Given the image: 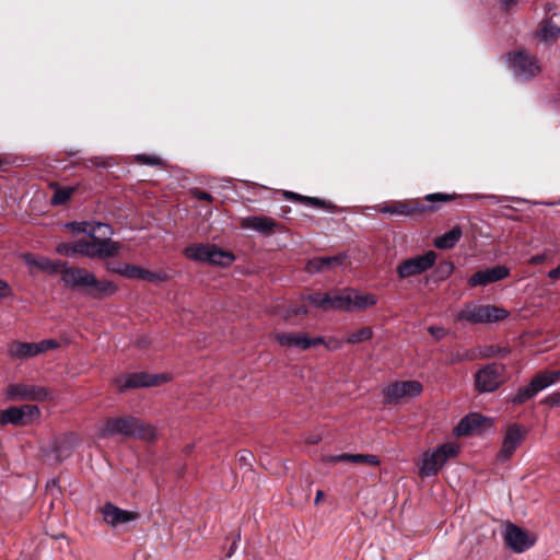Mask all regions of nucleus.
<instances>
[{
	"label": "nucleus",
	"instance_id": "1",
	"mask_svg": "<svg viewBox=\"0 0 560 560\" xmlns=\"http://www.w3.org/2000/svg\"><path fill=\"white\" fill-rule=\"evenodd\" d=\"M74 233H84L92 241H78L77 254L90 258L114 257L119 253L120 246L109 237L113 234L112 228L98 222H79L70 224Z\"/></svg>",
	"mask_w": 560,
	"mask_h": 560
},
{
	"label": "nucleus",
	"instance_id": "2",
	"mask_svg": "<svg viewBox=\"0 0 560 560\" xmlns=\"http://www.w3.org/2000/svg\"><path fill=\"white\" fill-rule=\"evenodd\" d=\"M116 434L151 440L155 436V429L133 417L109 418L97 427L95 436L105 439Z\"/></svg>",
	"mask_w": 560,
	"mask_h": 560
},
{
	"label": "nucleus",
	"instance_id": "3",
	"mask_svg": "<svg viewBox=\"0 0 560 560\" xmlns=\"http://www.w3.org/2000/svg\"><path fill=\"white\" fill-rule=\"evenodd\" d=\"M458 454V446L454 443H445L432 451L423 453L418 464L419 475L421 477L435 476L444 464Z\"/></svg>",
	"mask_w": 560,
	"mask_h": 560
},
{
	"label": "nucleus",
	"instance_id": "4",
	"mask_svg": "<svg viewBox=\"0 0 560 560\" xmlns=\"http://www.w3.org/2000/svg\"><path fill=\"white\" fill-rule=\"evenodd\" d=\"M509 312L494 305H465L457 315V319L472 324H491L505 319Z\"/></svg>",
	"mask_w": 560,
	"mask_h": 560
},
{
	"label": "nucleus",
	"instance_id": "5",
	"mask_svg": "<svg viewBox=\"0 0 560 560\" xmlns=\"http://www.w3.org/2000/svg\"><path fill=\"white\" fill-rule=\"evenodd\" d=\"M184 255L191 260L210 265L229 266L234 260V255L222 250L215 245L192 244L185 248Z\"/></svg>",
	"mask_w": 560,
	"mask_h": 560
},
{
	"label": "nucleus",
	"instance_id": "6",
	"mask_svg": "<svg viewBox=\"0 0 560 560\" xmlns=\"http://www.w3.org/2000/svg\"><path fill=\"white\" fill-rule=\"evenodd\" d=\"M505 58L513 73L522 80L535 78L541 71L539 60L526 50L509 52Z\"/></svg>",
	"mask_w": 560,
	"mask_h": 560
},
{
	"label": "nucleus",
	"instance_id": "7",
	"mask_svg": "<svg viewBox=\"0 0 560 560\" xmlns=\"http://www.w3.org/2000/svg\"><path fill=\"white\" fill-rule=\"evenodd\" d=\"M422 393V385L418 381L395 382L383 390L385 402L399 405L407 402Z\"/></svg>",
	"mask_w": 560,
	"mask_h": 560
},
{
	"label": "nucleus",
	"instance_id": "8",
	"mask_svg": "<svg viewBox=\"0 0 560 560\" xmlns=\"http://www.w3.org/2000/svg\"><path fill=\"white\" fill-rule=\"evenodd\" d=\"M57 347L58 342L54 339H46L39 342L12 341L8 345L7 353L12 360H26Z\"/></svg>",
	"mask_w": 560,
	"mask_h": 560
},
{
	"label": "nucleus",
	"instance_id": "9",
	"mask_svg": "<svg viewBox=\"0 0 560 560\" xmlns=\"http://www.w3.org/2000/svg\"><path fill=\"white\" fill-rule=\"evenodd\" d=\"M503 539L512 551L522 553L535 545L537 536L532 532L509 523L504 527Z\"/></svg>",
	"mask_w": 560,
	"mask_h": 560
},
{
	"label": "nucleus",
	"instance_id": "10",
	"mask_svg": "<svg viewBox=\"0 0 560 560\" xmlns=\"http://www.w3.org/2000/svg\"><path fill=\"white\" fill-rule=\"evenodd\" d=\"M40 410L35 405H23L21 407H10L0 412V424L7 425H28L38 420Z\"/></svg>",
	"mask_w": 560,
	"mask_h": 560
},
{
	"label": "nucleus",
	"instance_id": "11",
	"mask_svg": "<svg viewBox=\"0 0 560 560\" xmlns=\"http://www.w3.org/2000/svg\"><path fill=\"white\" fill-rule=\"evenodd\" d=\"M436 260V254L429 250L423 255L415 256L404 260L397 267V273L400 278H409L412 276L421 275L433 267Z\"/></svg>",
	"mask_w": 560,
	"mask_h": 560
},
{
	"label": "nucleus",
	"instance_id": "12",
	"mask_svg": "<svg viewBox=\"0 0 560 560\" xmlns=\"http://www.w3.org/2000/svg\"><path fill=\"white\" fill-rule=\"evenodd\" d=\"M377 210L385 214H396L401 217H412L428 211L436 210L434 206H425L417 199L394 201L392 205H381Z\"/></svg>",
	"mask_w": 560,
	"mask_h": 560
},
{
	"label": "nucleus",
	"instance_id": "13",
	"mask_svg": "<svg viewBox=\"0 0 560 560\" xmlns=\"http://www.w3.org/2000/svg\"><path fill=\"white\" fill-rule=\"evenodd\" d=\"M503 382V368L498 364H488L480 369L475 376L476 389L480 393L495 390Z\"/></svg>",
	"mask_w": 560,
	"mask_h": 560
},
{
	"label": "nucleus",
	"instance_id": "14",
	"mask_svg": "<svg viewBox=\"0 0 560 560\" xmlns=\"http://www.w3.org/2000/svg\"><path fill=\"white\" fill-rule=\"evenodd\" d=\"M526 434V428L518 423L508 425L502 441L501 450L498 454V459L505 462L511 458L516 448L524 441Z\"/></svg>",
	"mask_w": 560,
	"mask_h": 560
},
{
	"label": "nucleus",
	"instance_id": "15",
	"mask_svg": "<svg viewBox=\"0 0 560 560\" xmlns=\"http://www.w3.org/2000/svg\"><path fill=\"white\" fill-rule=\"evenodd\" d=\"M273 337L279 346L288 349L307 350L325 342L324 338H311L305 332H276Z\"/></svg>",
	"mask_w": 560,
	"mask_h": 560
},
{
	"label": "nucleus",
	"instance_id": "16",
	"mask_svg": "<svg viewBox=\"0 0 560 560\" xmlns=\"http://www.w3.org/2000/svg\"><path fill=\"white\" fill-rule=\"evenodd\" d=\"M5 397L10 400L44 401L48 398V392L45 387L27 384H11L5 388Z\"/></svg>",
	"mask_w": 560,
	"mask_h": 560
},
{
	"label": "nucleus",
	"instance_id": "17",
	"mask_svg": "<svg viewBox=\"0 0 560 560\" xmlns=\"http://www.w3.org/2000/svg\"><path fill=\"white\" fill-rule=\"evenodd\" d=\"M240 226L244 230H252L260 234L269 235L275 232H282L283 226L269 217L249 215L240 219Z\"/></svg>",
	"mask_w": 560,
	"mask_h": 560
},
{
	"label": "nucleus",
	"instance_id": "18",
	"mask_svg": "<svg viewBox=\"0 0 560 560\" xmlns=\"http://www.w3.org/2000/svg\"><path fill=\"white\" fill-rule=\"evenodd\" d=\"M114 271L129 279H141L151 283L165 282L170 279L166 272L150 271L133 265H124L114 269Z\"/></svg>",
	"mask_w": 560,
	"mask_h": 560
},
{
	"label": "nucleus",
	"instance_id": "19",
	"mask_svg": "<svg viewBox=\"0 0 560 560\" xmlns=\"http://www.w3.org/2000/svg\"><path fill=\"white\" fill-rule=\"evenodd\" d=\"M101 514L104 522L113 528L127 524L137 518L138 514L131 511L122 510L109 502L101 508Z\"/></svg>",
	"mask_w": 560,
	"mask_h": 560
},
{
	"label": "nucleus",
	"instance_id": "20",
	"mask_svg": "<svg viewBox=\"0 0 560 560\" xmlns=\"http://www.w3.org/2000/svg\"><path fill=\"white\" fill-rule=\"evenodd\" d=\"M171 380L170 375L166 373L160 374H149V373H133L127 375L124 378V384L121 388H132V387H149L164 384Z\"/></svg>",
	"mask_w": 560,
	"mask_h": 560
},
{
	"label": "nucleus",
	"instance_id": "21",
	"mask_svg": "<svg viewBox=\"0 0 560 560\" xmlns=\"http://www.w3.org/2000/svg\"><path fill=\"white\" fill-rule=\"evenodd\" d=\"M509 269L504 266H495L493 268L479 270L468 280L470 287L488 285L490 283L500 281L508 277Z\"/></svg>",
	"mask_w": 560,
	"mask_h": 560
},
{
	"label": "nucleus",
	"instance_id": "22",
	"mask_svg": "<svg viewBox=\"0 0 560 560\" xmlns=\"http://www.w3.org/2000/svg\"><path fill=\"white\" fill-rule=\"evenodd\" d=\"M490 425L491 422L486 417L479 413H470L459 421L455 432L457 435H469L481 432L485 428Z\"/></svg>",
	"mask_w": 560,
	"mask_h": 560
},
{
	"label": "nucleus",
	"instance_id": "23",
	"mask_svg": "<svg viewBox=\"0 0 560 560\" xmlns=\"http://www.w3.org/2000/svg\"><path fill=\"white\" fill-rule=\"evenodd\" d=\"M59 272L61 273V280L67 287L88 288L89 282L92 281V272H89L82 268H67L62 265Z\"/></svg>",
	"mask_w": 560,
	"mask_h": 560
},
{
	"label": "nucleus",
	"instance_id": "24",
	"mask_svg": "<svg viewBox=\"0 0 560 560\" xmlns=\"http://www.w3.org/2000/svg\"><path fill=\"white\" fill-rule=\"evenodd\" d=\"M378 298L369 292H362L349 288V311L348 312H362L369 310L377 304Z\"/></svg>",
	"mask_w": 560,
	"mask_h": 560
},
{
	"label": "nucleus",
	"instance_id": "25",
	"mask_svg": "<svg viewBox=\"0 0 560 560\" xmlns=\"http://www.w3.org/2000/svg\"><path fill=\"white\" fill-rule=\"evenodd\" d=\"M23 259L32 272L35 270H40L52 275L58 273L62 267L61 261H54L46 257L35 256L33 254H24Z\"/></svg>",
	"mask_w": 560,
	"mask_h": 560
},
{
	"label": "nucleus",
	"instance_id": "26",
	"mask_svg": "<svg viewBox=\"0 0 560 560\" xmlns=\"http://www.w3.org/2000/svg\"><path fill=\"white\" fill-rule=\"evenodd\" d=\"M536 37L546 45H551L560 37V26L551 20H544L540 22Z\"/></svg>",
	"mask_w": 560,
	"mask_h": 560
},
{
	"label": "nucleus",
	"instance_id": "27",
	"mask_svg": "<svg viewBox=\"0 0 560 560\" xmlns=\"http://www.w3.org/2000/svg\"><path fill=\"white\" fill-rule=\"evenodd\" d=\"M88 288L92 290V293L97 296H109L117 292L118 287L110 280H97L92 273V281L89 282Z\"/></svg>",
	"mask_w": 560,
	"mask_h": 560
},
{
	"label": "nucleus",
	"instance_id": "28",
	"mask_svg": "<svg viewBox=\"0 0 560 560\" xmlns=\"http://www.w3.org/2000/svg\"><path fill=\"white\" fill-rule=\"evenodd\" d=\"M462 229L459 226L453 228L445 234L436 237L433 242L434 246L439 249L453 248L462 237Z\"/></svg>",
	"mask_w": 560,
	"mask_h": 560
},
{
	"label": "nucleus",
	"instance_id": "29",
	"mask_svg": "<svg viewBox=\"0 0 560 560\" xmlns=\"http://www.w3.org/2000/svg\"><path fill=\"white\" fill-rule=\"evenodd\" d=\"M560 380V371L556 372H544L536 375L532 381L530 385L536 390V393L541 392L548 386L555 384Z\"/></svg>",
	"mask_w": 560,
	"mask_h": 560
},
{
	"label": "nucleus",
	"instance_id": "30",
	"mask_svg": "<svg viewBox=\"0 0 560 560\" xmlns=\"http://www.w3.org/2000/svg\"><path fill=\"white\" fill-rule=\"evenodd\" d=\"M373 337V330L371 327H361L354 331L347 334L345 342L349 345H355L364 341H369Z\"/></svg>",
	"mask_w": 560,
	"mask_h": 560
},
{
	"label": "nucleus",
	"instance_id": "31",
	"mask_svg": "<svg viewBox=\"0 0 560 560\" xmlns=\"http://www.w3.org/2000/svg\"><path fill=\"white\" fill-rule=\"evenodd\" d=\"M332 295V310L349 311V288L340 291L331 292Z\"/></svg>",
	"mask_w": 560,
	"mask_h": 560
},
{
	"label": "nucleus",
	"instance_id": "32",
	"mask_svg": "<svg viewBox=\"0 0 560 560\" xmlns=\"http://www.w3.org/2000/svg\"><path fill=\"white\" fill-rule=\"evenodd\" d=\"M308 313V310L305 304V298L301 296L298 301L291 303L287 308L283 317L285 319H290L294 316H304Z\"/></svg>",
	"mask_w": 560,
	"mask_h": 560
},
{
	"label": "nucleus",
	"instance_id": "33",
	"mask_svg": "<svg viewBox=\"0 0 560 560\" xmlns=\"http://www.w3.org/2000/svg\"><path fill=\"white\" fill-rule=\"evenodd\" d=\"M347 462L355 463V464H365L370 466H377L380 464V459L375 455L370 454H349L347 457Z\"/></svg>",
	"mask_w": 560,
	"mask_h": 560
},
{
	"label": "nucleus",
	"instance_id": "34",
	"mask_svg": "<svg viewBox=\"0 0 560 560\" xmlns=\"http://www.w3.org/2000/svg\"><path fill=\"white\" fill-rule=\"evenodd\" d=\"M283 196L287 199H289V200L300 201V202H303L304 205H307V206H314V207L322 206V200H319L317 198H313V197L302 196V195H299V194L293 192V191L285 190L283 192Z\"/></svg>",
	"mask_w": 560,
	"mask_h": 560
},
{
	"label": "nucleus",
	"instance_id": "35",
	"mask_svg": "<svg viewBox=\"0 0 560 560\" xmlns=\"http://www.w3.org/2000/svg\"><path fill=\"white\" fill-rule=\"evenodd\" d=\"M536 394V390L529 383L527 386L520 388L512 400L514 404H522L534 397Z\"/></svg>",
	"mask_w": 560,
	"mask_h": 560
},
{
	"label": "nucleus",
	"instance_id": "36",
	"mask_svg": "<svg viewBox=\"0 0 560 560\" xmlns=\"http://www.w3.org/2000/svg\"><path fill=\"white\" fill-rule=\"evenodd\" d=\"M73 191H74V189L70 188V187L57 189L51 198V203L52 205L65 203L66 201H68L70 199Z\"/></svg>",
	"mask_w": 560,
	"mask_h": 560
},
{
	"label": "nucleus",
	"instance_id": "37",
	"mask_svg": "<svg viewBox=\"0 0 560 560\" xmlns=\"http://www.w3.org/2000/svg\"><path fill=\"white\" fill-rule=\"evenodd\" d=\"M323 264V271L330 270L337 266H341L345 262V256L337 255L331 257H319Z\"/></svg>",
	"mask_w": 560,
	"mask_h": 560
},
{
	"label": "nucleus",
	"instance_id": "38",
	"mask_svg": "<svg viewBox=\"0 0 560 560\" xmlns=\"http://www.w3.org/2000/svg\"><path fill=\"white\" fill-rule=\"evenodd\" d=\"M454 195L435 192L429 194L424 197V200L428 202H447L454 199Z\"/></svg>",
	"mask_w": 560,
	"mask_h": 560
},
{
	"label": "nucleus",
	"instance_id": "39",
	"mask_svg": "<svg viewBox=\"0 0 560 560\" xmlns=\"http://www.w3.org/2000/svg\"><path fill=\"white\" fill-rule=\"evenodd\" d=\"M56 252L63 256H73L77 254V242L71 243H61L56 247Z\"/></svg>",
	"mask_w": 560,
	"mask_h": 560
},
{
	"label": "nucleus",
	"instance_id": "40",
	"mask_svg": "<svg viewBox=\"0 0 560 560\" xmlns=\"http://www.w3.org/2000/svg\"><path fill=\"white\" fill-rule=\"evenodd\" d=\"M136 161L145 165H161L162 159L156 155L140 154L137 155Z\"/></svg>",
	"mask_w": 560,
	"mask_h": 560
},
{
	"label": "nucleus",
	"instance_id": "41",
	"mask_svg": "<svg viewBox=\"0 0 560 560\" xmlns=\"http://www.w3.org/2000/svg\"><path fill=\"white\" fill-rule=\"evenodd\" d=\"M323 264L324 261L320 260V258H314L307 261L306 264V271L310 273H316L323 271Z\"/></svg>",
	"mask_w": 560,
	"mask_h": 560
},
{
	"label": "nucleus",
	"instance_id": "42",
	"mask_svg": "<svg viewBox=\"0 0 560 560\" xmlns=\"http://www.w3.org/2000/svg\"><path fill=\"white\" fill-rule=\"evenodd\" d=\"M429 332L431 334V336L433 338H435L436 340H441L444 338V336L446 335V331L444 328L442 327H439V326H431L429 328Z\"/></svg>",
	"mask_w": 560,
	"mask_h": 560
},
{
	"label": "nucleus",
	"instance_id": "43",
	"mask_svg": "<svg viewBox=\"0 0 560 560\" xmlns=\"http://www.w3.org/2000/svg\"><path fill=\"white\" fill-rule=\"evenodd\" d=\"M305 301H308L312 305L315 307L322 308V294L320 293H313L310 295L304 296Z\"/></svg>",
	"mask_w": 560,
	"mask_h": 560
},
{
	"label": "nucleus",
	"instance_id": "44",
	"mask_svg": "<svg viewBox=\"0 0 560 560\" xmlns=\"http://www.w3.org/2000/svg\"><path fill=\"white\" fill-rule=\"evenodd\" d=\"M322 308L327 311V310H332V295L331 293H325V294H322Z\"/></svg>",
	"mask_w": 560,
	"mask_h": 560
},
{
	"label": "nucleus",
	"instance_id": "45",
	"mask_svg": "<svg viewBox=\"0 0 560 560\" xmlns=\"http://www.w3.org/2000/svg\"><path fill=\"white\" fill-rule=\"evenodd\" d=\"M192 196L199 200L212 201V196L206 191L195 189L192 190Z\"/></svg>",
	"mask_w": 560,
	"mask_h": 560
},
{
	"label": "nucleus",
	"instance_id": "46",
	"mask_svg": "<svg viewBox=\"0 0 560 560\" xmlns=\"http://www.w3.org/2000/svg\"><path fill=\"white\" fill-rule=\"evenodd\" d=\"M349 454H340V455H334V456H327L324 458L325 462L328 463H338V462H347V457Z\"/></svg>",
	"mask_w": 560,
	"mask_h": 560
},
{
	"label": "nucleus",
	"instance_id": "47",
	"mask_svg": "<svg viewBox=\"0 0 560 560\" xmlns=\"http://www.w3.org/2000/svg\"><path fill=\"white\" fill-rule=\"evenodd\" d=\"M10 294H11V289H10L9 284L5 281L0 280V299L7 298Z\"/></svg>",
	"mask_w": 560,
	"mask_h": 560
},
{
	"label": "nucleus",
	"instance_id": "48",
	"mask_svg": "<svg viewBox=\"0 0 560 560\" xmlns=\"http://www.w3.org/2000/svg\"><path fill=\"white\" fill-rule=\"evenodd\" d=\"M546 259V255L545 254H541V255H535L533 256L530 259H529V264L532 265H538V264H541L544 262Z\"/></svg>",
	"mask_w": 560,
	"mask_h": 560
},
{
	"label": "nucleus",
	"instance_id": "49",
	"mask_svg": "<svg viewBox=\"0 0 560 560\" xmlns=\"http://www.w3.org/2000/svg\"><path fill=\"white\" fill-rule=\"evenodd\" d=\"M548 277L552 280H560V265L548 272Z\"/></svg>",
	"mask_w": 560,
	"mask_h": 560
},
{
	"label": "nucleus",
	"instance_id": "50",
	"mask_svg": "<svg viewBox=\"0 0 560 560\" xmlns=\"http://www.w3.org/2000/svg\"><path fill=\"white\" fill-rule=\"evenodd\" d=\"M250 458H252V454L248 453V452H243L240 455V462H243V463H245L247 465H249Z\"/></svg>",
	"mask_w": 560,
	"mask_h": 560
},
{
	"label": "nucleus",
	"instance_id": "51",
	"mask_svg": "<svg viewBox=\"0 0 560 560\" xmlns=\"http://www.w3.org/2000/svg\"><path fill=\"white\" fill-rule=\"evenodd\" d=\"M320 441V436L318 434H311L306 438V442L308 444H316Z\"/></svg>",
	"mask_w": 560,
	"mask_h": 560
},
{
	"label": "nucleus",
	"instance_id": "52",
	"mask_svg": "<svg viewBox=\"0 0 560 560\" xmlns=\"http://www.w3.org/2000/svg\"><path fill=\"white\" fill-rule=\"evenodd\" d=\"M499 1L505 9H509L510 7L514 5L518 0H499Z\"/></svg>",
	"mask_w": 560,
	"mask_h": 560
},
{
	"label": "nucleus",
	"instance_id": "53",
	"mask_svg": "<svg viewBox=\"0 0 560 560\" xmlns=\"http://www.w3.org/2000/svg\"><path fill=\"white\" fill-rule=\"evenodd\" d=\"M550 401H551V404H552V405L560 406V392H559V393L553 394V395L550 397Z\"/></svg>",
	"mask_w": 560,
	"mask_h": 560
},
{
	"label": "nucleus",
	"instance_id": "54",
	"mask_svg": "<svg viewBox=\"0 0 560 560\" xmlns=\"http://www.w3.org/2000/svg\"><path fill=\"white\" fill-rule=\"evenodd\" d=\"M324 498V492L322 490H318L316 492V497H315V503L318 504Z\"/></svg>",
	"mask_w": 560,
	"mask_h": 560
},
{
	"label": "nucleus",
	"instance_id": "55",
	"mask_svg": "<svg viewBox=\"0 0 560 560\" xmlns=\"http://www.w3.org/2000/svg\"><path fill=\"white\" fill-rule=\"evenodd\" d=\"M68 438L72 444H75L79 441L75 434H70Z\"/></svg>",
	"mask_w": 560,
	"mask_h": 560
}]
</instances>
